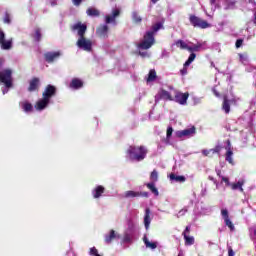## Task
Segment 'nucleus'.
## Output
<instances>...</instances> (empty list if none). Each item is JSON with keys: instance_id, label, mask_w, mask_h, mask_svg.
Segmentation results:
<instances>
[{"instance_id": "2f4dec72", "label": "nucleus", "mask_w": 256, "mask_h": 256, "mask_svg": "<svg viewBox=\"0 0 256 256\" xmlns=\"http://www.w3.org/2000/svg\"><path fill=\"white\" fill-rule=\"evenodd\" d=\"M22 109L25 111V113H31V111H33V104L29 102H23Z\"/></svg>"}, {"instance_id": "f704fd0d", "label": "nucleus", "mask_w": 256, "mask_h": 256, "mask_svg": "<svg viewBox=\"0 0 256 256\" xmlns=\"http://www.w3.org/2000/svg\"><path fill=\"white\" fill-rule=\"evenodd\" d=\"M3 23L6 25H11V13L9 11H6L3 17Z\"/></svg>"}, {"instance_id": "f03ea898", "label": "nucleus", "mask_w": 256, "mask_h": 256, "mask_svg": "<svg viewBox=\"0 0 256 256\" xmlns=\"http://www.w3.org/2000/svg\"><path fill=\"white\" fill-rule=\"evenodd\" d=\"M126 153L130 161L139 163L147 157L148 150L145 146H129Z\"/></svg>"}, {"instance_id": "4be33fe9", "label": "nucleus", "mask_w": 256, "mask_h": 256, "mask_svg": "<svg viewBox=\"0 0 256 256\" xmlns=\"http://www.w3.org/2000/svg\"><path fill=\"white\" fill-rule=\"evenodd\" d=\"M230 185L233 191H237L238 189L241 193H243V185H245V180H240L237 183H232Z\"/></svg>"}, {"instance_id": "ea45409f", "label": "nucleus", "mask_w": 256, "mask_h": 256, "mask_svg": "<svg viewBox=\"0 0 256 256\" xmlns=\"http://www.w3.org/2000/svg\"><path fill=\"white\" fill-rule=\"evenodd\" d=\"M235 5H237V1L231 0L227 3V9H235Z\"/></svg>"}, {"instance_id": "79ce46f5", "label": "nucleus", "mask_w": 256, "mask_h": 256, "mask_svg": "<svg viewBox=\"0 0 256 256\" xmlns=\"http://www.w3.org/2000/svg\"><path fill=\"white\" fill-rule=\"evenodd\" d=\"M90 255L101 256V254H99V250H97V248H95V247L90 248Z\"/></svg>"}, {"instance_id": "5701e85b", "label": "nucleus", "mask_w": 256, "mask_h": 256, "mask_svg": "<svg viewBox=\"0 0 256 256\" xmlns=\"http://www.w3.org/2000/svg\"><path fill=\"white\" fill-rule=\"evenodd\" d=\"M86 14L88 17H99L101 15V12L97 8L89 7L86 10Z\"/></svg>"}, {"instance_id": "680f3d73", "label": "nucleus", "mask_w": 256, "mask_h": 256, "mask_svg": "<svg viewBox=\"0 0 256 256\" xmlns=\"http://www.w3.org/2000/svg\"><path fill=\"white\" fill-rule=\"evenodd\" d=\"M216 173H217L218 177H223V176H221V170H216Z\"/></svg>"}, {"instance_id": "864d4df0", "label": "nucleus", "mask_w": 256, "mask_h": 256, "mask_svg": "<svg viewBox=\"0 0 256 256\" xmlns=\"http://www.w3.org/2000/svg\"><path fill=\"white\" fill-rule=\"evenodd\" d=\"M209 153H212L211 150H202V155H204V157H209Z\"/></svg>"}, {"instance_id": "c9c22d12", "label": "nucleus", "mask_w": 256, "mask_h": 256, "mask_svg": "<svg viewBox=\"0 0 256 256\" xmlns=\"http://www.w3.org/2000/svg\"><path fill=\"white\" fill-rule=\"evenodd\" d=\"M150 180L153 181V183H157V181L159 180V173L157 172V170H153L151 172Z\"/></svg>"}, {"instance_id": "09e8293b", "label": "nucleus", "mask_w": 256, "mask_h": 256, "mask_svg": "<svg viewBox=\"0 0 256 256\" xmlns=\"http://www.w3.org/2000/svg\"><path fill=\"white\" fill-rule=\"evenodd\" d=\"M240 61H247V54H238Z\"/></svg>"}, {"instance_id": "c03bdc74", "label": "nucleus", "mask_w": 256, "mask_h": 256, "mask_svg": "<svg viewBox=\"0 0 256 256\" xmlns=\"http://www.w3.org/2000/svg\"><path fill=\"white\" fill-rule=\"evenodd\" d=\"M221 215L223 217V219H229V211L227 209H222L221 210Z\"/></svg>"}, {"instance_id": "aec40b11", "label": "nucleus", "mask_w": 256, "mask_h": 256, "mask_svg": "<svg viewBox=\"0 0 256 256\" xmlns=\"http://www.w3.org/2000/svg\"><path fill=\"white\" fill-rule=\"evenodd\" d=\"M150 225H151V209L146 208L145 209V215H144V227H145V229H149Z\"/></svg>"}, {"instance_id": "7c9ffc66", "label": "nucleus", "mask_w": 256, "mask_h": 256, "mask_svg": "<svg viewBox=\"0 0 256 256\" xmlns=\"http://www.w3.org/2000/svg\"><path fill=\"white\" fill-rule=\"evenodd\" d=\"M32 37H33V39H34V41L36 43H39V41H41V37H42L41 29L40 28H36L34 34L32 35Z\"/></svg>"}, {"instance_id": "39448f33", "label": "nucleus", "mask_w": 256, "mask_h": 256, "mask_svg": "<svg viewBox=\"0 0 256 256\" xmlns=\"http://www.w3.org/2000/svg\"><path fill=\"white\" fill-rule=\"evenodd\" d=\"M76 45L79 49H83V51H93V42L85 37L79 38L76 42Z\"/></svg>"}, {"instance_id": "2eb2a0df", "label": "nucleus", "mask_w": 256, "mask_h": 256, "mask_svg": "<svg viewBox=\"0 0 256 256\" xmlns=\"http://www.w3.org/2000/svg\"><path fill=\"white\" fill-rule=\"evenodd\" d=\"M39 87H41V80L37 77H34L29 82L28 91L29 93L39 91Z\"/></svg>"}, {"instance_id": "a19ab883", "label": "nucleus", "mask_w": 256, "mask_h": 256, "mask_svg": "<svg viewBox=\"0 0 256 256\" xmlns=\"http://www.w3.org/2000/svg\"><path fill=\"white\" fill-rule=\"evenodd\" d=\"M172 135H173V127L169 126L166 132V139H171Z\"/></svg>"}, {"instance_id": "58836bf2", "label": "nucleus", "mask_w": 256, "mask_h": 256, "mask_svg": "<svg viewBox=\"0 0 256 256\" xmlns=\"http://www.w3.org/2000/svg\"><path fill=\"white\" fill-rule=\"evenodd\" d=\"M224 223H225L226 227H228L230 229V231H235V225H233V222H231L230 218H226L224 220Z\"/></svg>"}, {"instance_id": "412c9836", "label": "nucleus", "mask_w": 256, "mask_h": 256, "mask_svg": "<svg viewBox=\"0 0 256 256\" xmlns=\"http://www.w3.org/2000/svg\"><path fill=\"white\" fill-rule=\"evenodd\" d=\"M70 89H81L83 87V81L79 78L72 79L70 85Z\"/></svg>"}, {"instance_id": "13d9d810", "label": "nucleus", "mask_w": 256, "mask_h": 256, "mask_svg": "<svg viewBox=\"0 0 256 256\" xmlns=\"http://www.w3.org/2000/svg\"><path fill=\"white\" fill-rule=\"evenodd\" d=\"M252 21H253V24L256 25V10H255V12H254L253 20H252Z\"/></svg>"}, {"instance_id": "f3484780", "label": "nucleus", "mask_w": 256, "mask_h": 256, "mask_svg": "<svg viewBox=\"0 0 256 256\" xmlns=\"http://www.w3.org/2000/svg\"><path fill=\"white\" fill-rule=\"evenodd\" d=\"M51 100H48L45 97H42V99L38 100L35 104V109L37 111H43V109H47V106L49 105Z\"/></svg>"}, {"instance_id": "6e6552de", "label": "nucleus", "mask_w": 256, "mask_h": 256, "mask_svg": "<svg viewBox=\"0 0 256 256\" xmlns=\"http://www.w3.org/2000/svg\"><path fill=\"white\" fill-rule=\"evenodd\" d=\"M57 95V87L48 84L42 93V97L51 101V97H55Z\"/></svg>"}, {"instance_id": "9b49d317", "label": "nucleus", "mask_w": 256, "mask_h": 256, "mask_svg": "<svg viewBox=\"0 0 256 256\" xmlns=\"http://www.w3.org/2000/svg\"><path fill=\"white\" fill-rule=\"evenodd\" d=\"M195 133H197V128H195V126H192L191 128L177 131L176 137H178V139H181L183 137H193Z\"/></svg>"}, {"instance_id": "e2e57ef3", "label": "nucleus", "mask_w": 256, "mask_h": 256, "mask_svg": "<svg viewBox=\"0 0 256 256\" xmlns=\"http://www.w3.org/2000/svg\"><path fill=\"white\" fill-rule=\"evenodd\" d=\"M152 1V3H157V1H159V0H151Z\"/></svg>"}, {"instance_id": "393cba45", "label": "nucleus", "mask_w": 256, "mask_h": 256, "mask_svg": "<svg viewBox=\"0 0 256 256\" xmlns=\"http://www.w3.org/2000/svg\"><path fill=\"white\" fill-rule=\"evenodd\" d=\"M225 161L230 165H235V161H233V150H231V148H229L225 154Z\"/></svg>"}, {"instance_id": "72a5a7b5", "label": "nucleus", "mask_w": 256, "mask_h": 256, "mask_svg": "<svg viewBox=\"0 0 256 256\" xmlns=\"http://www.w3.org/2000/svg\"><path fill=\"white\" fill-rule=\"evenodd\" d=\"M176 47H178L179 49H189V45H187V43H185V41L183 40H177L175 42Z\"/></svg>"}, {"instance_id": "6ab92c4d", "label": "nucleus", "mask_w": 256, "mask_h": 256, "mask_svg": "<svg viewBox=\"0 0 256 256\" xmlns=\"http://www.w3.org/2000/svg\"><path fill=\"white\" fill-rule=\"evenodd\" d=\"M103 193H105V187L102 185L96 186L92 191V195L94 199H99V197H101Z\"/></svg>"}, {"instance_id": "473e14b6", "label": "nucleus", "mask_w": 256, "mask_h": 256, "mask_svg": "<svg viewBox=\"0 0 256 256\" xmlns=\"http://www.w3.org/2000/svg\"><path fill=\"white\" fill-rule=\"evenodd\" d=\"M196 57L197 54L192 52L188 57L187 61L184 63V67H189V65H191L195 61Z\"/></svg>"}, {"instance_id": "4d7b16f0", "label": "nucleus", "mask_w": 256, "mask_h": 256, "mask_svg": "<svg viewBox=\"0 0 256 256\" xmlns=\"http://www.w3.org/2000/svg\"><path fill=\"white\" fill-rule=\"evenodd\" d=\"M213 94L215 97H221V94L216 89H213Z\"/></svg>"}, {"instance_id": "20e7f679", "label": "nucleus", "mask_w": 256, "mask_h": 256, "mask_svg": "<svg viewBox=\"0 0 256 256\" xmlns=\"http://www.w3.org/2000/svg\"><path fill=\"white\" fill-rule=\"evenodd\" d=\"M189 21H190V25H192V27H195L197 29H209V27H211V25L209 24V22H207V20H204L203 18H200L195 14H191L189 16Z\"/></svg>"}, {"instance_id": "5fc2aeb1", "label": "nucleus", "mask_w": 256, "mask_h": 256, "mask_svg": "<svg viewBox=\"0 0 256 256\" xmlns=\"http://www.w3.org/2000/svg\"><path fill=\"white\" fill-rule=\"evenodd\" d=\"M228 256H235V252L233 251V248H228Z\"/></svg>"}, {"instance_id": "69168bd1", "label": "nucleus", "mask_w": 256, "mask_h": 256, "mask_svg": "<svg viewBox=\"0 0 256 256\" xmlns=\"http://www.w3.org/2000/svg\"><path fill=\"white\" fill-rule=\"evenodd\" d=\"M211 3H215V0H211Z\"/></svg>"}, {"instance_id": "37998d69", "label": "nucleus", "mask_w": 256, "mask_h": 256, "mask_svg": "<svg viewBox=\"0 0 256 256\" xmlns=\"http://www.w3.org/2000/svg\"><path fill=\"white\" fill-rule=\"evenodd\" d=\"M123 242L124 243H131V234L125 233L123 237Z\"/></svg>"}, {"instance_id": "c756f323", "label": "nucleus", "mask_w": 256, "mask_h": 256, "mask_svg": "<svg viewBox=\"0 0 256 256\" xmlns=\"http://www.w3.org/2000/svg\"><path fill=\"white\" fill-rule=\"evenodd\" d=\"M146 187L151 190V192L156 196L159 197V190L155 187V182H151L146 184Z\"/></svg>"}, {"instance_id": "4468645a", "label": "nucleus", "mask_w": 256, "mask_h": 256, "mask_svg": "<svg viewBox=\"0 0 256 256\" xmlns=\"http://www.w3.org/2000/svg\"><path fill=\"white\" fill-rule=\"evenodd\" d=\"M96 35L101 39H107L109 37V26L103 24L96 29Z\"/></svg>"}, {"instance_id": "8fccbe9b", "label": "nucleus", "mask_w": 256, "mask_h": 256, "mask_svg": "<svg viewBox=\"0 0 256 256\" xmlns=\"http://www.w3.org/2000/svg\"><path fill=\"white\" fill-rule=\"evenodd\" d=\"M73 5H75L76 7H79V5H81V3H83V0H72Z\"/></svg>"}, {"instance_id": "338daca9", "label": "nucleus", "mask_w": 256, "mask_h": 256, "mask_svg": "<svg viewBox=\"0 0 256 256\" xmlns=\"http://www.w3.org/2000/svg\"><path fill=\"white\" fill-rule=\"evenodd\" d=\"M254 235H256V230H254Z\"/></svg>"}, {"instance_id": "603ef678", "label": "nucleus", "mask_w": 256, "mask_h": 256, "mask_svg": "<svg viewBox=\"0 0 256 256\" xmlns=\"http://www.w3.org/2000/svg\"><path fill=\"white\" fill-rule=\"evenodd\" d=\"M180 74H181L182 76L187 75V66H184L183 69L180 70Z\"/></svg>"}, {"instance_id": "b1692460", "label": "nucleus", "mask_w": 256, "mask_h": 256, "mask_svg": "<svg viewBox=\"0 0 256 256\" xmlns=\"http://www.w3.org/2000/svg\"><path fill=\"white\" fill-rule=\"evenodd\" d=\"M119 239V236L115 233V230H110V233L105 236V243L109 244L114 241V239Z\"/></svg>"}, {"instance_id": "ddd939ff", "label": "nucleus", "mask_w": 256, "mask_h": 256, "mask_svg": "<svg viewBox=\"0 0 256 256\" xmlns=\"http://www.w3.org/2000/svg\"><path fill=\"white\" fill-rule=\"evenodd\" d=\"M72 31H78L79 39L85 37V33H87V26L81 22H78L72 26Z\"/></svg>"}, {"instance_id": "a211bd4d", "label": "nucleus", "mask_w": 256, "mask_h": 256, "mask_svg": "<svg viewBox=\"0 0 256 256\" xmlns=\"http://www.w3.org/2000/svg\"><path fill=\"white\" fill-rule=\"evenodd\" d=\"M121 15V10L114 9L112 10V15H106L105 16V23H115V18L119 17Z\"/></svg>"}, {"instance_id": "c85d7f7f", "label": "nucleus", "mask_w": 256, "mask_h": 256, "mask_svg": "<svg viewBox=\"0 0 256 256\" xmlns=\"http://www.w3.org/2000/svg\"><path fill=\"white\" fill-rule=\"evenodd\" d=\"M183 238L186 246L195 245V237L184 234Z\"/></svg>"}, {"instance_id": "6e6d98bb", "label": "nucleus", "mask_w": 256, "mask_h": 256, "mask_svg": "<svg viewBox=\"0 0 256 256\" xmlns=\"http://www.w3.org/2000/svg\"><path fill=\"white\" fill-rule=\"evenodd\" d=\"M185 213H187V209H182L178 212V215L183 216Z\"/></svg>"}, {"instance_id": "e433bc0d", "label": "nucleus", "mask_w": 256, "mask_h": 256, "mask_svg": "<svg viewBox=\"0 0 256 256\" xmlns=\"http://www.w3.org/2000/svg\"><path fill=\"white\" fill-rule=\"evenodd\" d=\"M132 19L134 23H141L143 21V18H141L137 12L132 13Z\"/></svg>"}, {"instance_id": "0eeeda50", "label": "nucleus", "mask_w": 256, "mask_h": 256, "mask_svg": "<svg viewBox=\"0 0 256 256\" xmlns=\"http://www.w3.org/2000/svg\"><path fill=\"white\" fill-rule=\"evenodd\" d=\"M231 105H237V99L232 98L229 99L227 95L223 96V103H222V111L228 115V113H231Z\"/></svg>"}, {"instance_id": "a878e982", "label": "nucleus", "mask_w": 256, "mask_h": 256, "mask_svg": "<svg viewBox=\"0 0 256 256\" xmlns=\"http://www.w3.org/2000/svg\"><path fill=\"white\" fill-rule=\"evenodd\" d=\"M170 180L176 181V183H185V181H187V178H185V176H177V175L171 173Z\"/></svg>"}, {"instance_id": "f257e3e1", "label": "nucleus", "mask_w": 256, "mask_h": 256, "mask_svg": "<svg viewBox=\"0 0 256 256\" xmlns=\"http://www.w3.org/2000/svg\"><path fill=\"white\" fill-rule=\"evenodd\" d=\"M160 29H163V23L157 22L152 25L151 31H147L143 37V41L137 45L138 49H142L147 51V49H151L153 45H155V34Z\"/></svg>"}, {"instance_id": "423d86ee", "label": "nucleus", "mask_w": 256, "mask_h": 256, "mask_svg": "<svg viewBox=\"0 0 256 256\" xmlns=\"http://www.w3.org/2000/svg\"><path fill=\"white\" fill-rule=\"evenodd\" d=\"M159 101H173L171 92L161 88L155 95V103H159Z\"/></svg>"}, {"instance_id": "cd10ccee", "label": "nucleus", "mask_w": 256, "mask_h": 256, "mask_svg": "<svg viewBox=\"0 0 256 256\" xmlns=\"http://www.w3.org/2000/svg\"><path fill=\"white\" fill-rule=\"evenodd\" d=\"M155 79H157V72L155 71V69H151L148 73V77L146 79L147 83H153V81H155Z\"/></svg>"}, {"instance_id": "052dcab7", "label": "nucleus", "mask_w": 256, "mask_h": 256, "mask_svg": "<svg viewBox=\"0 0 256 256\" xmlns=\"http://www.w3.org/2000/svg\"><path fill=\"white\" fill-rule=\"evenodd\" d=\"M208 179H209V181H213V183H217V180H215V178H213V176H209Z\"/></svg>"}, {"instance_id": "bf43d9fd", "label": "nucleus", "mask_w": 256, "mask_h": 256, "mask_svg": "<svg viewBox=\"0 0 256 256\" xmlns=\"http://www.w3.org/2000/svg\"><path fill=\"white\" fill-rule=\"evenodd\" d=\"M140 57H147V52H139Z\"/></svg>"}, {"instance_id": "dca6fc26", "label": "nucleus", "mask_w": 256, "mask_h": 256, "mask_svg": "<svg viewBox=\"0 0 256 256\" xmlns=\"http://www.w3.org/2000/svg\"><path fill=\"white\" fill-rule=\"evenodd\" d=\"M61 57V52H47L44 54V59L47 63H53L55 59H59Z\"/></svg>"}, {"instance_id": "a18cd8bd", "label": "nucleus", "mask_w": 256, "mask_h": 256, "mask_svg": "<svg viewBox=\"0 0 256 256\" xmlns=\"http://www.w3.org/2000/svg\"><path fill=\"white\" fill-rule=\"evenodd\" d=\"M242 46H243V39H237L235 43L236 49H239Z\"/></svg>"}, {"instance_id": "3c124183", "label": "nucleus", "mask_w": 256, "mask_h": 256, "mask_svg": "<svg viewBox=\"0 0 256 256\" xmlns=\"http://www.w3.org/2000/svg\"><path fill=\"white\" fill-rule=\"evenodd\" d=\"M221 179H222L223 183H226L227 186L231 185V183L229 182V178L222 176Z\"/></svg>"}, {"instance_id": "4c0bfd02", "label": "nucleus", "mask_w": 256, "mask_h": 256, "mask_svg": "<svg viewBox=\"0 0 256 256\" xmlns=\"http://www.w3.org/2000/svg\"><path fill=\"white\" fill-rule=\"evenodd\" d=\"M201 49V44H194L193 46H188L187 51L189 53H193L195 51H199Z\"/></svg>"}, {"instance_id": "7ed1b4c3", "label": "nucleus", "mask_w": 256, "mask_h": 256, "mask_svg": "<svg viewBox=\"0 0 256 256\" xmlns=\"http://www.w3.org/2000/svg\"><path fill=\"white\" fill-rule=\"evenodd\" d=\"M1 83L4 86L2 90L3 95L9 93L10 89H13V70L8 68L1 71Z\"/></svg>"}, {"instance_id": "bb28decb", "label": "nucleus", "mask_w": 256, "mask_h": 256, "mask_svg": "<svg viewBox=\"0 0 256 256\" xmlns=\"http://www.w3.org/2000/svg\"><path fill=\"white\" fill-rule=\"evenodd\" d=\"M143 242L148 249H157V242H150L147 236L143 237Z\"/></svg>"}, {"instance_id": "49530a36", "label": "nucleus", "mask_w": 256, "mask_h": 256, "mask_svg": "<svg viewBox=\"0 0 256 256\" xmlns=\"http://www.w3.org/2000/svg\"><path fill=\"white\" fill-rule=\"evenodd\" d=\"M189 233H191V226H186V228L183 231L182 235L184 237L185 235H189Z\"/></svg>"}, {"instance_id": "0e129e2a", "label": "nucleus", "mask_w": 256, "mask_h": 256, "mask_svg": "<svg viewBox=\"0 0 256 256\" xmlns=\"http://www.w3.org/2000/svg\"><path fill=\"white\" fill-rule=\"evenodd\" d=\"M249 3H255L254 0H249Z\"/></svg>"}, {"instance_id": "1a4fd4ad", "label": "nucleus", "mask_w": 256, "mask_h": 256, "mask_svg": "<svg viewBox=\"0 0 256 256\" xmlns=\"http://www.w3.org/2000/svg\"><path fill=\"white\" fill-rule=\"evenodd\" d=\"M1 49L11 51L13 49V38H5V33L1 32Z\"/></svg>"}, {"instance_id": "f8f14e48", "label": "nucleus", "mask_w": 256, "mask_h": 256, "mask_svg": "<svg viewBox=\"0 0 256 256\" xmlns=\"http://www.w3.org/2000/svg\"><path fill=\"white\" fill-rule=\"evenodd\" d=\"M126 199H135V197H144L145 199L149 198V192H137L133 190H128L124 193Z\"/></svg>"}, {"instance_id": "de8ad7c7", "label": "nucleus", "mask_w": 256, "mask_h": 256, "mask_svg": "<svg viewBox=\"0 0 256 256\" xmlns=\"http://www.w3.org/2000/svg\"><path fill=\"white\" fill-rule=\"evenodd\" d=\"M210 151L215 154V153H221V146H216L214 149H210Z\"/></svg>"}, {"instance_id": "9d476101", "label": "nucleus", "mask_w": 256, "mask_h": 256, "mask_svg": "<svg viewBox=\"0 0 256 256\" xmlns=\"http://www.w3.org/2000/svg\"><path fill=\"white\" fill-rule=\"evenodd\" d=\"M187 99H189V92H176L173 97V101H175V103H179V105H187Z\"/></svg>"}]
</instances>
